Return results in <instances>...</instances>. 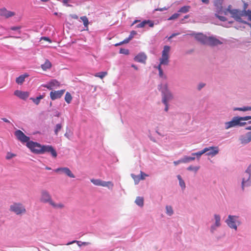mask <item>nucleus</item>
<instances>
[{
  "label": "nucleus",
  "instance_id": "56",
  "mask_svg": "<svg viewBox=\"0 0 251 251\" xmlns=\"http://www.w3.org/2000/svg\"><path fill=\"white\" fill-rule=\"evenodd\" d=\"M20 26H13L11 27L10 29L12 30H17L20 29Z\"/></svg>",
  "mask_w": 251,
  "mask_h": 251
},
{
  "label": "nucleus",
  "instance_id": "16",
  "mask_svg": "<svg viewBox=\"0 0 251 251\" xmlns=\"http://www.w3.org/2000/svg\"><path fill=\"white\" fill-rule=\"evenodd\" d=\"M14 95L22 100H25L28 98L29 93L28 92L17 90L15 91Z\"/></svg>",
  "mask_w": 251,
  "mask_h": 251
},
{
  "label": "nucleus",
  "instance_id": "27",
  "mask_svg": "<svg viewBox=\"0 0 251 251\" xmlns=\"http://www.w3.org/2000/svg\"><path fill=\"white\" fill-rule=\"evenodd\" d=\"M190 8L191 7L189 5L184 6L179 9L178 12L181 13H186L189 11Z\"/></svg>",
  "mask_w": 251,
  "mask_h": 251
},
{
  "label": "nucleus",
  "instance_id": "18",
  "mask_svg": "<svg viewBox=\"0 0 251 251\" xmlns=\"http://www.w3.org/2000/svg\"><path fill=\"white\" fill-rule=\"evenodd\" d=\"M204 149H207L206 155H211L214 156L217 154L219 152V149L218 147H209L208 148H205Z\"/></svg>",
  "mask_w": 251,
  "mask_h": 251
},
{
  "label": "nucleus",
  "instance_id": "25",
  "mask_svg": "<svg viewBox=\"0 0 251 251\" xmlns=\"http://www.w3.org/2000/svg\"><path fill=\"white\" fill-rule=\"evenodd\" d=\"M41 67L44 71H46L51 67V63L49 60H46L44 64L41 65Z\"/></svg>",
  "mask_w": 251,
  "mask_h": 251
},
{
  "label": "nucleus",
  "instance_id": "47",
  "mask_svg": "<svg viewBox=\"0 0 251 251\" xmlns=\"http://www.w3.org/2000/svg\"><path fill=\"white\" fill-rule=\"evenodd\" d=\"M146 25V20H144L140 24H138L136 25V27L137 28H141L145 26V25Z\"/></svg>",
  "mask_w": 251,
  "mask_h": 251
},
{
  "label": "nucleus",
  "instance_id": "21",
  "mask_svg": "<svg viewBox=\"0 0 251 251\" xmlns=\"http://www.w3.org/2000/svg\"><path fill=\"white\" fill-rule=\"evenodd\" d=\"M15 15V14L14 12L8 11L5 8L0 9V15L6 18L12 17Z\"/></svg>",
  "mask_w": 251,
  "mask_h": 251
},
{
  "label": "nucleus",
  "instance_id": "24",
  "mask_svg": "<svg viewBox=\"0 0 251 251\" xmlns=\"http://www.w3.org/2000/svg\"><path fill=\"white\" fill-rule=\"evenodd\" d=\"M75 243H76L79 247H81L82 245L87 246L90 244V242H81L79 241L74 240L72 242L68 243L67 244H66V245H70Z\"/></svg>",
  "mask_w": 251,
  "mask_h": 251
},
{
  "label": "nucleus",
  "instance_id": "2",
  "mask_svg": "<svg viewBox=\"0 0 251 251\" xmlns=\"http://www.w3.org/2000/svg\"><path fill=\"white\" fill-rule=\"evenodd\" d=\"M159 89H161V93L162 96V102L163 103H166L172 100L173 99V94L169 90L168 88V85L165 84L162 87L161 85L159 86Z\"/></svg>",
  "mask_w": 251,
  "mask_h": 251
},
{
  "label": "nucleus",
  "instance_id": "63",
  "mask_svg": "<svg viewBox=\"0 0 251 251\" xmlns=\"http://www.w3.org/2000/svg\"><path fill=\"white\" fill-rule=\"evenodd\" d=\"M2 120L3 121H4V122L7 123H10V121L8 119H7L6 118H2Z\"/></svg>",
  "mask_w": 251,
  "mask_h": 251
},
{
  "label": "nucleus",
  "instance_id": "12",
  "mask_svg": "<svg viewBox=\"0 0 251 251\" xmlns=\"http://www.w3.org/2000/svg\"><path fill=\"white\" fill-rule=\"evenodd\" d=\"M54 172L60 174H64L71 178H74L75 177L70 169L67 167L58 168L55 169Z\"/></svg>",
  "mask_w": 251,
  "mask_h": 251
},
{
  "label": "nucleus",
  "instance_id": "15",
  "mask_svg": "<svg viewBox=\"0 0 251 251\" xmlns=\"http://www.w3.org/2000/svg\"><path fill=\"white\" fill-rule=\"evenodd\" d=\"M191 35L194 36L195 39L201 44L205 45L207 37L202 33H193Z\"/></svg>",
  "mask_w": 251,
  "mask_h": 251
},
{
  "label": "nucleus",
  "instance_id": "10",
  "mask_svg": "<svg viewBox=\"0 0 251 251\" xmlns=\"http://www.w3.org/2000/svg\"><path fill=\"white\" fill-rule=\"evenodd\" d=\"M40 201L43 203H49L50 205L53 201L49 192L46 190L42 191Z\"/></svg>",
  "mask_w": 251,
  "mask_h": 251
},
{
  "label": "nucleus",
  "instance_id": "7",
  "mask_svg": "<svg viewBox=\"0 0 251 251\" xmlns=\"http://www.w3.org/2000/svg\"><path fill=\"white\" fill-rule=\"evenodd\" d=\"M170 50V47L168 46L164 47L162 52V57L160 59V64L167 65L169 63V53Z\"/></svg>",
  "mask_w": 251,
  "mask_h": 251
},
{
  "label": "nucleus",
  "instance_id": "36",
  "mask_svg": "<svg viewBox=\"0 0 251 251\" xmlns=\"http://www.w3.org/2000/svg\"><path fill=\"white\" fill-rule=\"evenodd\" d=\"M177 177L179 180L180 186L182 189H184L185 188V184L184 180L182 179L180 175H177Z\"/></svg>",
  "mask_w": 251,
  "mask_h": 251
},
{
  "label": "nucleus",
  "instance_id": "42",
  "mask_svg": "<svg viewBox=\"0 0 251 251\" xmlns=\"http://www.w3.org/2000/svg\"><path fill=\"white\" fill-rule=\"evenodd\" d=\"M16 156V155L15 154L13 153L10 152H8L5 156V158L7 160H9V159L12 158L13 157H15Z\"/></svg>",
  "mask_w": 251,
  "mask_h": 251
},
{
  "label": "nucleus",
  "instance_id": "32",
  "mask_svg": "<svg viewBox=\"0 0 251 251\" xmlns=\"http://www.w3.org/2000/svg\"><path fill=\"white\" fill-rule=\"evenodd\" d=\"M72 97L71 95V94L67 92L66 94H65V101H66V102L67 103H70L71 101H72Z\"/></svg>",
  "mask_w": 251,
  "mask_h": 251
},
{
  "label": "nucleus",
  "instance_id": "58",
  "mask_svg": "<svg viewBox=\"0 0 251 251\" xmlns=\"http://www.w3.org/2000/svg\"><path fill=\"white\" fill-rule=\"evenodd\" d=\"M167 9V8L163 7V8H156V9H155V11H164V10H166Z\"/></svg>",
  "mask_w": 251,
  "mask_h": 251
},
{
  "label": "nucleus",
  "instance_id": "41",
  "mask_svg": "<svg viewBox=\"0 0 251 251\" xmlns=\"http://www.w3.org/2000/svg\"><path fill=\"white\" fill-rule=\"evenodd\" d=\"M62 126L61 124H58L56 125L54 129V133L56 135L58 134V132L61 130Z\"/></svg>",
  "mask_w": 251,
  "mask_h": 251
},
{
  "label": "nucleus",
  "instance_id": "8",
  "mask_svg": "<svg viewBox=\"0 0 251 251\" xmlns=\"http://www.w3.org/2000/svg\"><path fill=\"white\" fill-rule=\"evenodd\" d=\"M237 219L238 217L237 216L229 215L226 222L229 227L236 230L237 229V224L239 225L240 224Z\"/></svg>",
  "mask_w": 251,
  "mask_h": 251
},
{
  "label": "nucleus",
  "instance_id": "3",
  "mask_svg": "<svg viewBox=\"0 0 251 251\" xmlns=\"http://www.w3.org/2000/svg\"><path fill=\"white\" fill-rule=\"evenodd\" d=\"M245 176L242 179V188L244 190L245 187L251 185V165L249 166L245 173Z\"/></svg>",
  "mask_w": 251,
  "mask_h": 251
},
{
  "label": "nucleus",
  "instance_id": "57",
  "mask_svg": "<svg viewBox=\"0 0 251 251\" xmlns=\"http://www.w3.org/2000/svg\"><path fill=\"white\" fill-rule=\"evenodd\" d=\"M41 40H45V41H47L48 42H49L50 43H51V40L48 37H42Z\"/></svg>",
  "mask_w": 251,
  "mask_h": 251
},
{
  "label": "nucleus",
  "instance_id": "4",
  "mask_svg": "<svg viewBox=\"0 0 251 251\" xmlns=\"http://www.w3.org/2000/svg\"><path fill=\"white\" fill-rule=\"evenodd\" d=\"M10 210L14 212L17 215L25 214L26 212L25 206L21 203H14L11 205Z\"/></svg>",
  "mask_w": 251,
  "mask_h": 251
},
{
  "label": "nucleus",
  "instance_id": "28",
  "mask_svg": "<svg viewBox=\"0 0 251 251\" xmlns=\"http://www.w3.org/2000/svg\"><path fill=\"white\" fill-rule=\"evenodd\" d=\"M91 182L95 185L102 186L103 181L99 179H91Z\"/></svg>",
  "mask_w": 251,
  "mask_h": 251
},
{
  "label": "nucleus",
  "instance_id": "37",
  "mask_svg": "<svg viewBox=\"0 0 251 251\" xmlns=\"http://www.w3.org/2000/svg\"><path fill=\"white\" fill-rule=\"evenodd\" d=\"M113 183L111 181H104L103 182V187H107L108 188H112L113 187Z\"/></svg>",
  "mask_w": 251,
  "mask_h": 251
},
{
  "label": "nucleus",
  "instance_id": "26",
  "mask_svg": "<svg viewBox=\"0 0 251 251\" xmlns=\"http://www.w3.org/2000/svg\"><path fill=\"white\" fill-rule=\"evenodd\" d=\"M44 97V95H40L36 98H31L30 99L32 100L35 104L38 105L40 102V100L43 99Z\"/></svg>",
  "mask_w": 251,
  "mask_h": 251
},
{
  "label": "nucleus",
  "instance_id": "48",
  "mask_svg": "<svg viewBox=\"0 0 251 251\" xmlns=\"http://www.w3.org/2000/svg\"><path fill=\"white\" fill-rule=\"evenodd\" d=\"M120 53L124 54H128L129 50L127 49H121L120 50Z\"/></svg>",
  "mask_w": 251,
  "mask_h": 251
},
{
  "label": "nucleus",
  "instance_id": "64",
  "mask_svg": "<svg viewBox=\"0 0 251 251\" xmlns=\"http://www.w3.org/2000/svg\"><path fill=\"white\" fill-rule=\"evenodd\" d=\"M202 2L205 4H208L209 1V0H201Z\"/></svg>",
  "mask_w": 251,
  "mask_h": 251
},
{
  "label": "nucleus",
  "instance_id": "14",
  "mask_svg": "<svg viewBox=\"0 0 251 251\" xmlns=\"http://www.w3.org/2000/svg\"><path fill=\"white\" fill-rule=\"evenodd\" d=\"M65 91V90L51 91L50 92V97L53 100L57 99H59L63 96Z\"/></svg>",
  "mask_w": 251,
  "mask_h": 251
},
{
  "label": "nucleus",
  "instance_id": "1",
  "mask_svg": "<svg viewBox=\"0 0 251 251\" xmlns=\"http://www.w3.org/2000/svg\"><path fill=\"white\" fill-rule=\"evenodd\" d=\"M250 119H251V116H250L245 117H234L231 121L225 123V128L228 129L231 127L236 126H243L246 124V123L242 122V121H247Z\"/></svg>",
  "mask_w": 251,
  "mask_h": 251
},
{
  "label": "nucleus",
  "instance_id": "53",
  "mask_svg": "<svg viewBox=\"0 0 251 251\" xmlns=\"http://www.w3.org/2000/svg\"><path fill=\"white\" fill-rule=\"evenodd\" d=\"M136 34H137V33H136V32L135 31H134V30L131 31V32H130V35L129 36V39H132V38L134 37V36L135 35H136Z\"/></svg>",
  "mask_w": 251,
  "mask_h": 251
},
{
  "label": "nucleus",
  "instance_id": "29",
  "mask_svg": "<svg viewBox=\"0 0 251 251\" xmlns=\"http://www.w3.org/2000/svg\"><path fill=\"white\" fill-rule=\"evenodd\" d=\"M207 150L205 149H203L202 151H200L197 152L193 153L192 155H196L197 156V159H199L201 155L203 153H206L207 152Z\"/></svg>",
  "mask_w": 251,
  "mask_h": 251
},
{
  "label": "nucleus",
  "instance_id": "39",
  "mask_svg": "<svg viewBox=\"0 0 251 251\" xmlns=\"http://www.w3.org/2000/svg\"><path fill=\"white\" fill-rule=\"evenodd\" d=\"M107 74V73L106 72H102L99 73H97L95 75V76L96 77H98L102 79L105 76H106Z\"/></svg>",
  "mask_w": 251,
  "mask_h": 251
},
{
  "label": "nucleus",
  "instance_id": "11",
  "mask_svg": "<svg viewBox=\"0 0 251 251\" xmlns=\"http://www.w3.org/2000/svg\"><path fill=\"white\" fill-rule=\"evenodd\" d=\"M15 135L16 136L18 140L22 143H27L29 141V137L26 136L23 132L20 130H17L15 132Z\"/></svg>",
  "mask_w": 251,
  "mask_h": 251
},
{
  "label": "nucleus",
  "instance_id": "61",
  "mask_svg": "<svg viewBox=\"0 0 251 251\" xmlns=\"http://www.w3.org/2000/svg\"><path fill=\"white\" fill-rule=\"evenodd\" d=\"M71 17L74 19H77L78 18L77 15H76V14L71 15Z\"/></svg>",
  "mask_w": 251,
  "mask_h": 251
},
{
  "label": "nucleus",
  "instance_id": "45",
  "mask_svg": "<svg viewBox=\"0 0 251 251\" xmlns=\"http://www.w3.org/2000/svg\"><path fill=\"white\" fill-rule=\"evenodd\" d=\"M131 39H129V37H128L127 38L125 39L123 41L119 43H118V44H115V46H119V45H121L123 44H126V43H127L129 42V41Z\"/></svg>",
  "mask_w": 251,
  "mask_h": 251
},
{
  "label": "nucleus",
  "instance_id": "38",
  "mask_svg": "<svg viewBox=\"0 0 251 251\" xmlns=\"http://www.w3.org/2000/svg\"><path fill=\"white\" fill-rule=\"evenodd\" d=\"M166 213L168 215L171 216L172 215H173L174 211L173 210V208L171 206H168V205L166 206Z\"/></svg>",
  "mask_w": 251,
  "mask_h": 251
},
{
  "label": "nucleus",
  "instance_id": "60",
  "mask_svg": "<svg viewBox=\"0 0 251 251\" xmlns=\"http://www.w3.org/2000/svg\"><path fill=\"white\" fill-rule=\"evenodd\" d=\"M204 86H205V84H204V83H201V84H200L199 86H198L199 90H201Z\"/></svg>",
  "mask_w": 251,
  "mask_h": 251
},
{
  "label": "nucleus",
  "instance_id": "5",
  "mask_svg": "<svg viewBox=\"0 0 251 251\" xmlns=\"http://www.w3.org/2000/svg\"><path fill=\"white\" fill-rule=\"evenodd\" d=\"M27 147L33 153L40 154L42 145L40 144L32 141H29L26 144Z\"/></svg>",
  "mask_w": 251,
  "mask_h": 251
},
{
  "label": "nucleus",
  "instance_id": "51",
  "mask_svg": "<svg viewBox=\"0 0 251 251\" xmlns=\"http://www.w3.org/2000/svg\"><path fill=\"white\" fill-rule=\"evenodd\" d=\"M215 16L221 21H226V18L224 16H219L217 14H215Z\"/></svg>",
  "mask_w": 251,
  "mask_h": 251
},
{
  "label": "nucleus",
  "instance_id": "13",
  "mask_svg": "<svg viewBox=\"0 0 251 251\" xmlns=\"http://www.w3.org/2000/svg\"><path fill=\"white\" fill-rule=\"evenodd\" d=\"M239 141L243 145L251 142V131L247 132L245 135H241L239 138Z\"/></svg>",
  "mask_w": 251,
  "mask_h": 251
},
{
  "label": "nucleus",
  "instance_id": "23",
  "mask_svg": "<svg viewBox=\"0 0 251 251\" xmlns=\"http://www.w3.org/2000/svg\"><path fill=\"white\" fill-rule=\"evenodd\" d=\"M29 75L27 74L20 75L16 79V82L18 84H22L25 81V78L28 77Z\"/></svg>",
  "mask_w": 251,
  "mask_h": 251
},
{
  "label": "nucleus",
  "instance_id": "19",
  "mask_svg": "<svg viewBox=\"0 0 251 251\" xmlns=\"http://www.w3.org/2000/svg\"><path fill=\"white\" fill-rule=\"evenodd\" d=\"M60 83L56 80L53 79L49 82L48 84L43 85L44 87L47 88L49 90H52L54 87L59 86Z\"/></svg>",
  "mask_w": 251,
  "mask_h": 251
},
{
  "label": "nucleus",
  "instance_id": "9",
  "mask_svg": "<svg viewBox=\"0 0 251 251\" xmlns=\"http://www.w3.org/2000/svg\"><path fill=\"white\" fill-rule=\"evenodd\" d=\"M40 154H44L46 152L50 153L51 155L53 158H56L57 156V153L55 150L52 146L50 145H42Z\"/></svg>",
  "mask_w": 251,
  "mask_h": 251
},
{
  "label": "nucleus",
  "instance_id": "59",
  "mask_svg": "<svg viewBox=\"0 0 251 251\" xmlns=\"http://www.w3.org/2000/svg\"><path fill=\"white\" fill-rule=\"evenodd\" d=\"M165 105V111L167 112L169 109V104L168 103L166 102V103H164Z\"/></svg>",
  "mask_w": 251,
  "mask_h": 251
},
{
  "label": "nucleus",
  "instance_id": "44",
  "mask_svg": "<svg viewBox=\"0 0 251 251\" xmlns=\"http://www.w3.org/2000/svg\"><path fill=\"white\" fill-rule=\"evenodd\" d=\"M233 9H231V5H229L227 7V9H225L224 11H223V13H224L225 15H226L228 14V13H229L230 14L231 13V11H232Z\"/></svg>",
  "mask_w": 251,
  "mask_h": 251
},
{
  "label": "nucleus",
  "instance_id": "20",
  "mask_svg": "<svg viewBox=\"0 0 251 251\" xmlns=\"http://www.w3.org/2000/svg\"><path fill=\"white\" fill-rule=\"evenodd\" d=\"M147 56L144 53H140L134 58V60L138 62L145 64Z\"/></svg>",
  "mask_w": 251,
  "mask_h": 251
},
{
  "label": "nucleus",
  "instance_id": "43",
  "mask_svg": "<svg viewBox=\"0 0 251 251\" xmlns=\"http://www.w3.org/2000/svg\"><path fill=\"white\" fill-rule=\"evenodd\" d=\"M179 16V13H175L168 18V20H173L177 19Z\"/></svg>",
  "mask_w": 251,
  "mask_h": 251
},
{
  "label": "nucleus",
  "instance_id": "17",
  "mask_svg": "<svg viewBox=\"0 0 251 251\" xmlns=\"http://www.w3.org/2000/svg\"><path fill=\"white\" fill-rule=\"evenodd\" d=\"M221 44L222 42L218 39L213 37H207L205 45L214 46Z\"/></svg>",
  "mask_w": 251,
  "mask_h": 251
},
{
  "label": "nucleus",
  "instance_id": "55",
  "mask_svg": "<svg viewBox=\"0 0 251 251\" xmlns=\"http://www.w3.org/2000/svg\"><path fill=\"white\" fill-rule=\"evenodd\" d=\"M183 163L182 162V159H180V160H178L177 161H175L174 162V164H175V165H177L178 164H179V163Z\"/></svg>",
  "mask_w": 251,
  "mask_h": 251
},
{
  "label": "nucleus",
  "instance_id": "34",
  "mask_svg": "<svg viewBox=\"0 0 251 251\" xmlns=\"http://www.w3.org/2000/svg\"><path fill=\"white\" fill-rule=\"evenodd\" d=\"M195 159V157H190V156H185L183 158H182V162L184 163H186L187 162H189L191 161H193Z\"/></svg>",
  "mask_w": 251,
  "mask_h": 251
},
{
  "label": "nucleus",
  "instance_id": "6",
  "mask_svg": "<svg viewBox=\"0 0 251 251\" xmlns=\"http://www.w3.org/2000/svg\"><path fill=\"white\" fill-rule=\"evenodd\" d=\"M231 17L233 18L236 21L242 23L244 24H248L251 26V25L248 23L247 22L244 21L242 20L241 17L245 15V12L237 9H233L231 11Z\"/></svg>",
  "mask_w": 251,
  "mask_h": 251
},
{
  "label": "nucleus",
  "instance_id": "49",
  "mask_svg": "<svg viewBox=\"0 0 251 251\" xmlns=\"http://www.w3.org/2000/svg\"><path fill=\"white\" fill-rule=\"evenodd\" d=\"M140 178H141V180H144L145 179V177L146 176H148V175L146 174L145 173H144V172H143L142 171H141L140 172Z\"/></svg>",
  "mask_w": 251,
  "mask_h": 251
},
{
  "label": "nucleus",
  "instance_id": "52",
  "mask_svg": "<svg viewBox=\"0 0 251 251\" xmlns=\"http://www.w3.org/2000/svg\"><path fill=\"white\" fill-rule=\"evenodd\" d=\"M245 15L248 16L249 19L251 21V11L248 10L245 12Z\"/></svg>",
  "mask_w": 251,
  "mask_h": 251
},
{
  "label": "nucleus",
  "instance_id": "46",
  "mask_svg": "<svg viewBox=\"0 0 251 251\" xmlns=\"http://www.w3.org/2000/svg\"><path fill=\"white\" fill-rule=\"evenodd\" d=\"M199 167H194L192 166H190L187 168V170L189 171H194L195 172H197L199 169Z\"/></svg>",
  "mask_w": 251,
  "mask_h": 251
},
{
  "label": "nucleus",
  "instance_id": "30",
  "mask_svg": "<svg viewBox=\"0 0 251 251\" xmlns=\"http://www.w3.org/2000/svg\"><path fill=\"white\" fill-rule=\"evenodd\" d=\"M135 203L140 206H143L144 205V199L142 197H138L135 200Z\"/></svg>",
  "mask_w": 251,
  "mask_h": 251
},
{
  "label": "nucleus",
  "instance_id": "50",
  "mask_svg": "<svg viewBox=\"0 0 251 251\" xmlns=\"http://www.w3.org/2000/svg\"><path fill=\"white\" fill-rule=\"evenodd\" d=\"M146 24H148L150 27H152L154 26V23L151 20H146Z\"/></svg>",
  "mask_w": 251,
  "mask_h": 251
},
{
  "label": "nucleus",
  "instance_id": "33",
  "mask_svg": "<svg viewBox=\"0 0 251 251\" xmlns=\"http://www.w3.org/2000/svg\"><path fill=\"white\" fill-rule=\"evenodd\" d=\"M50 205H51L54 208H63L64 207V205L61 203H55L53 201L51 203Z\"/></svg>",
  "mask_w": 251,
  "mask_h": 251
},
{
  "label": "nucleus",
  "instance_id": "22",
  "mask_svg": "<svg viewBox=\"0 0 251 251\" xmlns=\"http://www.w3.org/2000/svg\"><path fill=\"white\" fill-rule=\"evenodd\" d=\"M214 218L215 220V224L214 226H212L211 227V231L212 232H213L216 229L215 227H219L221 226L220 220L221 217L220 215L215 214Z\"/></svg>",
  "mask_w": 251,
  "mask_h": 251
},
{
  "label": "nucleus",
  "instance_id": "62",
  "mask_svg": "<svg viewBox=\"0 0 251 251\" xmlns=\"http://www.w3.org/2000/svg\"><path fill=\"white\" fill-rule=\"evenodd\" d=\"M215 5L217 6L219 8H222V3H219V4H218V3H215Z\"/></svg>",
  "mask_w": 251,
  "mask_h": 251
},
{
  "label": "nucleus",
  "instance_id": "40",
  "mask_svg": "<svg viewBox=\"0 0 251 251\" xmlns=\"http://www.w3.org/2000/svg\"><path fill=\"white\" fill-rule=\"evenodd\" d=\"M235 110L246 111L251 110V106H244L243 107H238L234 109Z\"/></svg>",
  "mask_w": 251,
  "mask_h": 251
},
{
  "label": "nucleus",
  "instance_id": "35",
  "mask_svg": "<svg viewBox=\"0 0 251 251\" xmlns=\"http://www.w3.org/2000/svg\"><path fill=\"white\" fill-rule=\"evenodd\" d=\"M131 176L133 179L135 184H137L139 183V182L141 180V178L139 175H135L132 174H131Z\"/></svg>",
  "mask_w": 251,
  "mask_h": 251
},
{
  "label": "nucleus",
  "instance_id": "31",
  "mask_svg": "<svg viewBox=\"0 0 251 251\" xmlns=\"http://www.w3.org/2000/svg\"><path fill=\"white\" fill-rule=\"evenodd\" d=\"M80 19L82 21L83 25L86 27V30H88V26L89 24L87 17L85 16L80 17Z\"/></svg>",
  "mask_w": 251,
  "mask_h": 251
},
{
  "label": "nucleus",
  "instance_id": "54",
  "mask_svg": "<svg viewBox=\"0 0 251 251\" xmlns=\"http://www.w3.org/2000/svg\"><path fill=\"white\" fill-rule=\"evenodd\" d=\"M159 75L160 77L166 78V76L164 75L162 70L159 71Z\"/></svg>",
  "mask_w": 251,
  "mask_h": 251
}]
</instances>
